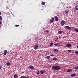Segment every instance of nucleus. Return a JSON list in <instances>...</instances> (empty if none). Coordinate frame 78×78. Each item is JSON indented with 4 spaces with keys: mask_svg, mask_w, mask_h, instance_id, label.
I'll return each mask as SVG.
<instances>
[{
    "mask_svg": "<svg viewBox=\"0 0 78 78\" xmlns=\"http://www.w3.org/2000/svg\"><path fill=\"white\" fill-rule=\"evenodd\" d=\"M61 67L59 66H52V69L53 70H58L60 69Z\"/></svg>",
    "mask_w": 78,
    "mask_h": 78,
    "instance_id": "obj_1",
    "label": "nucleus"
},
{
    "mask_svg": "<svg viewBox=\"0 0 78 78\" xmlns=\"http://www.w3.org/2000/svg\"><path fill=\"white\" fill-rule=\"evenodd\" d=\"M38 45L36 44L35 45L34 48L35 50H36L38 49Z\"/></svg>",
    "mask_w": 78,
    "mask_h": 78,
    "instance_id": "obj_2",
    "label": "nucleus"
},
{
    "mask_svg": "<svg viewBox=\"0 0 78 78\" xmlns=\"http://www.w3.org/2000/svg\"><path fill=\"white\" fill-rule=\"evenodd\" d=\"M71 46H72V45H71V44H68L66 45V47L68 48H70V47H71Z\"/></svg>",
    "mask_w": 78,
    "mask_h": 78,
    "instance_id": "obj_3",
    "label": "nucleus"
},
{
    "mask_svg": "<svg viewBox=\"0 0 78 78\" xmlns=\"http://www.w3.org/2000/svg\"><path fill=\"white\" fill-rule=\"evenodd\" d=\"M29 69L31 70H33L34 69V67L33 66H29Z\"/></svg>",
    "mask_w": 78,
    "mask_h": 78,
    "instance_id": "obj_4",
    "label": "nucleus"
},
{
    "mask_svg": "<svg viewBox=\"0 0 78 78\" xmlns=\"http://www.w3.org/2000/svg\"><path fill=\"white\" fill-rule=\"evenodd\" d=\"M65 21L64 20L62 21L61 25L62 26H63V25L65 24Z\"/></svg>",
    "mask_w": 78,
    "mask_h": 78,
    "instance_id": "obj_5",
    "label": "nucleus"
},
{
    "mask_svg": "<svg viewBox=\"0 0 78 78\" xmlns=\"http://www.w3.org/2000/svg\"><path fill=\"white\" fill-rule=\"evenodd\" d=\"M65 27L67 29H68V30H71V27H69L67 26H66Z\"/></svg>",
    "mask_w": 78,
    "mask_h": 78,
    "instance_id": "obj_6",
    "label": "nucleus"
},
{
    "mask_svg": "<svg viewBox=\"0 0 78 78\" xmlns=\"http://www.w3.org/2000/svg\"><path fill=\"white\" fill-rule=\"evenodd\" d=\"M7 51L6 50H4V53H3V54L4 55H6L7 54Z\"/></svg>",
    "mask_w": 78,
    "mask_h": 78,
    "instance_id": "obj_7",
    "label": "nucleus"
},
{
    "mask_svg": "<svg viewBox=\"0 0 78 78\" xmlns=\"http://www.w3.org/2000/svg\"><path fill=\"white\" fill-rule=\"evenodd\" d=\"M55 19L56 21H58V18L57 17V16H55Z\"/></svg>",
    "mask_w": 78,
    "mask_h": 78,
    "instance_id": "obj_8",
    "label": "nucleus"
},
{
    "mask_svg": "<svg viewBox=\"0 0 78 78\" xmlns=\"http://www.w3.org/2000/svg\"><path fill=\"white\" fill-rule=\"evenodd\" d=\"M54 20H55L54 18H52L51 19V20L50 21V22L51 23H53V22Z\"/></svg>",
    "mask_w": 78,
    "mask_h": 78,
    "instance_id": "obj_9",
    "label": "nucleus"
},
{
    "mask_svg": "<svg viewBox=\"0 0 78 78\" xmlns=\"http://www.w3.org/2000/svg\"><path fill=\"white\" fill-rule=\"evenodd\" d=\"M72 71V69H68L67 70V72H69L70 73Z\"/></svg>",
    "mask_w": 78,
    "mask_h": 78,
    "instance_id": "obj_10",
    "label": "nucleus"
},
{
    "mask_svg": "<svg viewBox=\"0 0 78 78\" xmlns=\"http://www.w3.org/2000/svg\"><path fill=\"white\" fill-rule=\"evenodd\" d=\"M71 76L72 77L75 76H76V74L75 73L72 74H71Z\"/></svg>",
    "mask_w": 78,
    "mask_h": 78,
    "instance_id": "obj_11",
    "label": "nucleus"
},
{
    "mask_svg": "<svg viewBox=\"0 0 78 78\" xmlns=\"http://www.w3.org/2000/svg\"><path fill=\"white\" fill-rule=\"evenodd\" d=\"M54 51L56 53L58 52V50L56 49H54Z\"/></svg>",
    "mask_w": 78,
    "mask_h": 78,
    "instance_id": "obj_12",
    "label": "nucleus"
},
{
    "mask_svg": "<svg viewBox=\"0 0 78 78\" xmlns=\"http://www.w3.org/2000/svg\"><path fill=\"white\" fill-rule=\"evenodd\" d=\"M50 56H48L46 57V58H47L48 60H50Z\"/></svg>",
    "mask_w": 78,
    "mask_h": 78,
    "instance_id": "obj_13",
    "label": "nucleus"
},
{
    "mask_svg": "<svg viewBox=\"0 0 78 78\" xmlns=\"http://www.w3.org/2000/svg\"><path fill=\"white\" fill-rule=\"evenodd\" d=\"M6 65L7 66H10L11 65V64L9 62H7L6 63Z\"/></svg>",
    "mask_w": 78,
    "mask_h": 78,
    "instance_id": "obj_14",
    "label": "nucleus"
},
{
    "mask_svg": "<svg viewBox=\"0 0 78 78\" xmlns=\"http://www.w3.org/2000/svg\"><path fill=\"white\" fill-rule=\"evenodd\" d=\"M21 78H29V77H26L25 76H21Z\"/></svg>",
    "mask_w": 78,
    "mask_h": 78,
    "instance_id": "obj_15",
    "label": "nucleus"
},
{
    "mask_svg": "<svg viewBox=\"0 0 78 78\" xmlns=\"http://www.w3.org/2000/svg\"><path fill=\"white\" fill-rule=\"evenodd\" d=\"M54 43L52 42L50 43V46L51 47L53 45Z\"/></svg>",
    "mask_w": 78,
    "mask_h": 78,
    "instance_id": "obj_16",
    "label": "nucleus"
},
{
    "mask_svg": "<svg viewBox=\"0 0 78 78\" xmlns=\"http://www.w3.org/2000/svg\"><path fill=\"white\" fill-rule=\"evenodd\" d=\"M40 73H41V74H43L44 73V71L42 70L41 71H40Z\"/></svg>",
    "mask_w": 78,
    "mask_h": 78,
    "instance_id": "obj_17",
    "label": "nucleus"
},
{
    "mask_svg": "<svg viewBox=\"0 0 78 78\" xmlns=\"http://www.w3.org/2000/svg\"><path fill=\"white\" fill-rule=\"evenodd\" d=\"M76 9L77 11L78 10V6L76 5L75 6Z\"/></svg>",
    "mask_w": 78,
    "mask_h": 78,
    "instance_id": "obj_18",
    "label": "nucleus"
},
{
    "mask_svg": "<svg viewBox=\"0 0 78 78\" xmlns=\"http://www.w3.org/2000/svg\"><path fill=\"white\" fill-rule=\"evenodd\" d=\"M17 75L16 74H15L14 75V78H17Z\"/></svg>",
    "mask_w": 78,
    "mask_h": 78,
    "instance_id": "obj_19",
    "label": "nucleus"
},
{
    "mask_svg": "<svg viewBox=\"0 0 78 78\" xmlns=\"http://www.w3.org/2000/svg\"><path fill=\"white\" fill-rule=\"evenodd\" d=\"M53 60L54 61H57V58L55 57L53 58Z\"/></svg>",
    "mask_w": 78,
    "mask_h": 78,
    "instance_id": "obj_20",
    "label": "nucleus"
},
{
    "mask_svg": "<svg viewBox=\"0 0 78 78\" xmlns=\"http://www.w3.org/2000/svg\"><path fill=\"white\" fill-rule=\"evenodd\" d=\"M62 31H58V34H62Z\"/></svg>",
    "mask_w": 78,
    "mask_h": 78,
    "instance_id": "obj_21",
    "label": "nucleus"
},
{
    "mask_svg": "<svg viewBox=\"0 0 78 78\" xmlns=\"http://www.w3.org/2000/svg\"><path fill=\"white\" fill-rule=\"evenodd\" d=\"M75 70H77L78 69V66H75Z\"/></svg>",
    "mask_w": 78,
    "mask_h": 78,
    "instance_id": "obj_22",
    "label": "nucleus"
},
{
    "mask_svg": "<svg viewBox=\"0 0 78 78\" xmlns=\"http://www.w3.org/2000/svg\"><path fill=\"white\" fill-rule=\"evenodd\" d=\"M75 54H76V55H78V51H75Z\"/></svg>",
    "mask_w": 78,
    "mask_h": 78,
    "instance_id": "obj_23",
    "label": "nucleus"
},
{
    "mask_svg": "<svg viewBox=\"0 0 78 78\" xmlns=\"http://www.w3.org/2000/svg\"><path fill=\"white\" fill-rule=\"evenodd\" d=\"M41 4L43 5H44L45 4V2H41Z\"/></svg>",
    "mask_w": 78,
    "mask_h": 78,
    "instance_id": "obj_24",
    "label": "nucleus"
},
{
    "mask_svg": "<svg viewBox=\"0 0 78 78\" xmlns=\"http://www.w3.org/2000/svg\"><path fill=\"white\" fill-rule=\"evenodd\" d=\"M37 73L38 74H40V71L39 70H37Z\"/></svg>",
    "mask_w": 78,
    "mask_h": 78,
    "instance_id": "obj_25",
    "label": "nucleus"
},
{
    "mask_svg": "<svg viewBox=\"0 0 78 78\" xmlns=\"http://www.w3.org/2000/svg\"><path fill=\"white\" fill-rule=\"evenodd\" d=\"M54 45L57 46H58V43H55V44H54Z\"/></svg>",
    "mask_w": 78,
    "mask_h": 78,
    "instance_id": "obj_26",
    "label": "nucleus"
},
{
    "mask_svg": "<svg viewBox=\"0 0 78 78\" xmlns=\"http://www.w3.org/2000/svg\"><path fill=\"white\" fill-rule=\"evenodd\" d=\"M60 46L62 47V45H59V44H58V45L57 46L58 47Z\"/></svg>",
    "mask_w": 78,
    "mask_h": 78,
    "instance_id": "obj_27",
    "label": "nucleus"
},
{
    "mask_svg": "<svg viewBox=\"0 0 78 78\" xmlns=\"http://www.w3.org/2000/svg\"><path fill=\"white\" fill-rule=\"evenodd\" d=\"M50 31H48V30H46V31H45V32L46 33H49Z\"/></svg>",
    "mask_w": 78,
    "mask_h": 78,
    "instance_id": "obj_28",
    "label": "nucleus"
},
{
    "mask_svg": "<svg viewBox=\"0 0 78 78\" xmlns=\"http://www.w3.org/2000/svg\"><path fill=\"white\" fill-rule=\"evenodd\" d=\"M2 20V18L1 16H0V20Z\"/></svg>",
    "mask_w": 78,
    "mask_h": 78,
    "instance_id": "obj_29",
    "label": "nucleus"
},
{
    "mask_svg": "<svg viewBox=\"0 0 78 78\" xmlns=\"http://www.w3.org/2000/svg\"><path fill=\"white\" fill-rule=\"evenodd\" d=\"M72 51V50H68V51L69 52H71V51Z\"/></svg>",
    "mask_w": 78,
    "mask_h": 78,
    "instance_id": "obj_30",
    "label": "nucleus"
},
{
    "mask_svg": "<svg viewBox=\"0 0 78 78\" xmlns=\"http://www.w3.org/2000/svg\"><path fill=\"white\" fill-rule=\"evenodd\" d=\"M75 31L76 32H78V29H75Z\"/></svg>",
    "mask_w": 78,
    "mask_h": 78,
    "instance_id": "obj_31",
    "label": "nucleus"
},
{
    "mask_svg": "<svg viewBox=\"0 0 78 78\" xmlns=\"http://www.w3.org/2000/svg\"><path fill=\"white\" fill-rule=\"evenodd\" d=\"M65 12L66 13H68V12H69V11H67V10H66L65 11Z\"/></svg>",
    "mask_w": 78,
    "mask_h": 78,
    "instance_id": "obj_32",
    "label": "nucleus"
},
{
    "mask_svg": "<svg viewBox=\"0 0 78 78\" xmlns=\"http://www.w3.org/2000/svg\"><path fill=\"white\" fill-rule=\"evenodd\" d=\"M50 56H55V55H53V54H52V55H50Z\"/></svg>",
    "mask_w": 78,
    "mask_h": 78,
    "instance_id": "obj_33",
    "label": "nucleus"
},
{
    "mask_svg": "<svg viewBox=\"0 0 78 78\" xmlns=\"http://www.w3.org/2000/svg\"><path fill=\"white\" fill-rule=\"evenodd\" d=\"M55 41H57L58 40V38H55Z\"/></svg>",
    "mask_w": 78,
    "mask_h": 78,
    "instance_id": "obj_34",
    "label": "nucleus"
},
{
    "mask_svg": "<svg viewBox=\"0 0 78 78\" xmlns=\"http://www.w3.org/2000/svg\"><path fill=\"white\" fill-rule=\"evenodd\" d=\"M19 25H16L15 26V27H19Z\"/></svg>",
    "mask_w": 78,
    "mask_h": 78,
    "instance_id": "obj_35",
    "label": "nucleus"
},
{
    "mask_svg": "<svg viewBox=\"0 0 78 78\" xmlns=\"http://www.w3.org/2000/svg\"><path fill=\"white\" fill-rule=\"evenodd\" d=\"M6 8H7V9H9V8L8 7H6Z\"/></svg>",
    "mask_w": 78,
    "mask_h": 78,
    "instance_id": "obj_36",
    "label": "nucleus"
},
{
    "mask_svg": "<svg viewBox=\"0 0 78 78\" xmlns=\"http://www.w3.org/2000/svg\"><path fill=\"white\" fill-rule=\"evenodd\" d=\"M1 15H2V12H0V16Z\"/></svg>",
    "mask_w": 78,
    "mask_h": 78,
    "instance_id": "obj_37",
    "label": "nucleus"
},
{
    "mask_svg": "<svg viewBox=\"0 0 78 78\" xmlns=\"http://www.w3.org/2000/svg\"><path fill=\"white\" fill-rule=\"evenodd\" d=\"M2 22L0 21V24H2Z\"/></svg>",
    "mask_w": 78,
    "mask_h": 78,
    "instance_id": "obj_38",
    "label": "nucleus"
},
{
    "mask_svg": "<svg viewBox=\"0 0 78 78\" xmlns=\"http://www.w3.org/2000/svg\"><path fill=\"white\" fill-rule=\"evenodd\" d=\"M2 68V66H0V70Z\"/></svg>",
    "mask_w": 78,
    "mask_h": 78,
    "instance_id": "obj_39",
    "label": "nucleus"
},
{
    "mask_svg": "<svg viewBox=\"0 0 78 78\" xmlns=\"http://www.w3.org/2000/svg\"><path fill=\"white\" fill-rule=\"evenodd\" d=\"M77 48H78V46H77Z\"/></svg>",
    "mask_w": 78,
    "mask_h": 78,
    "instance_id": "obj_40",
    "label": "nucleus"
},
{
    "mask_svg": "<svg viewBox=\"0 0 78 78\" xmlns=\"http://www.w3.org/2000/svg\"><path fill=\"white\" fill-rule=\"evenodd\" d=\"M24 73V72H22V73L23 74Z\"/></svg>",
    "mask_w": 78,
    "mask_h": 78,
    "instance_id": "obj_41",
    "label": "nucleus"
},
{
    "mask_svg": "<svg viewBox=\"0 0 78 78\" xmlns=\"http://www.w3.org/2000/svg\"><path fill=\"white\" fill-rule=\"evenodd\" d=\"M0 61H1V58H0Z\"/></svg>",
    "mask_w": 78,
    "mask_h": 78,
    "instance_id": "obj_42",
    "label": "nucleus"
},
{
    "mask_svg": "<svg viewBox=\"0 0 78 78\" xmlns=\"http://www.w3.org/2000/svg\"><path fill=\"white\" fill-rule=\"evenodd\" d=\"M0 55H1V54H0Z\"/></svg>",
    "mask_w": 78,
    "mask_h": 78,
    "instance_id": "obj_43",
    "label": "nucleus"
}]
</instances>
